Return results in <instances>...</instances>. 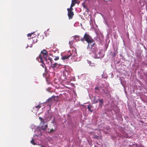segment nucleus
<instances>
[{
  "label": "nucleus",
  "mask_w": 147,
  "mask_h": 147,
  "mask_svg": "<svg viewBox=\"0 0 147 147\" xmlns=\"http://www.w3.org/2000/svg\"><path fill=\"white\" fill-rule=\"evenodd\" d=\"M81 40L82 42L85 40L88 43L87 47L88 49L90 50L93 53L96 52L97 48L96 47V44L94 39L87 32L84 34L83 38H81Z\"/></svg>",
  "instance_id": "nucleus-1"
},
{
  "label": "nucleus",
  "mask_w": 147,
  "mask_h": 147,
  "mask_svg": "<svg viewBox=\"0 0 147 147\" xmlns=\"http://www.w3.org/2000/svg\"><path fill=\"white\" fill-rule=\"evenodd\" d=\"M39 119L40 121V129H46L48 127L47 123L45 122L44 120L40 117H39Z\"/></svg>",
  "instance_id": "nucleus-2"
},
{
  "label": "nucleus",
  "mask_w": 147,
  "mask_h": 147,
  "mask_svg": "<svg viewBox=\"0 0 147 147\" xmlns=\"http://www.w3.org/2000/svg\"><path fill=\"white\" fill-rule=\"evenodd\" d=\"M40 55H42L43 56V58L45 60L50 59V61H51V58L47 54V52L45 50L43 49Z\"/></svg>",
  "instance_id": "nucleus-3"
},
{
  "label": "nucleus",
  "mask_w": 147,
  "mask_h": 147,
  "mask_svg": "<svg viewBox=\"0 0 147 147\" xmlns=\"http://www.w3.org/2000/svg\"><path fill=\"white\" fill-rule=\"evenodd\" d=\"M56 97V96H53L49 98L45 102L48 103L49 104L50 107L53 102L55 101Z\"/></svg>",
  "instance_id": "nucleus-4"
},
{
  "label": "nucleus",
  "mask_w": 147,
  "mask_h": 147,
  "mask_svg": "<svg viewBox=\"0 0 147 147\" xmlns=\"http://www.w3.org/2000/svg\"><path fill=\"white\" fill-rule=\"evenodd\" d=\"M69 54L70 57H71V58L76 56L77 54L76 53V49H75L74 50H73L71 51H70Z\"/></svg>",
  "instance_id": "nucleus-5"
},
{
  "label": "nucleus",
  "mask_w": 147,
  "mask_h": 147,
  "mask_svg": "<svg viewBox=\"0 0 147 147\" xmlns=\"http://www.w3.org/2000/svg\"><path fill=\"white\" fill-rule=\"evenodd\" d=\"M37 59H38V60L39 62L42 63V64L41 65L43 67H45V64L43 62V56L41 55H40L39 57L37 58Z\"/></svg>",
  "instance_id": "nucleus-6"
},
{
  "label": "nucleus",
  "mask_w": 147,
  "mask_h": 147,
  "mask_svg": "<svg viewBox=\"0 0 147 147\" xmlns=\"http://www.w3.org/2000/svg\"><path fill=\"white\" fill-rule=\"evenodd\" d=\"M101 52L99 51L98 52V54L96 52L95 54L94 58H100L103 57V55L101 54Z\"/></svg>",
  "instance_id": "nucleus-7"
},
{
  "label": "nucleus",
  "mask_w": 147,
  "mask_h": 147,
  "mask_svg": "<svg viewBox=\"0 0 147 147\" xmlns=\"http://www.w3.org/2000/svg\"><path fill=\"white\" fill-rule=\"evenodd\" d=\"M67 15L69 19L72 18L74 15V12L72 11H68Z\"/></svg>",
  "instance_id": "nucleus-8"
},
{
  "label": "nucleus",
  "mask_w": 147,
  "mask_h": 147,
  "mask_svg": "<svg viewBox=\"0 0 147 147\" xmlns=\"http://www.w3.org/2000/svg\"><path fill=\"white\" fill-rule=\"evenodd\" d=\"M121 83L123 86H124L126 84V81L124 78H123L120 79Z\"/></svg>",
  "instance_id": "nucleus-9"
},
{
  "label": "nucleus",
  "mask_w": 147,
  "mask_h": 147,
  "mask_svg": "<svg viewBox=\"0 0 147 147\" xmlns=\"http://www.w3.org/2000/svg\"><path fill=\"white\" fill-rule=\"evenodd\" d=\"M70 56L69 54V53L67 55H65L64 56H63L62 57L61 59L63 60H64L65 59H68L70 58Z\"/></svg>",
  "instance_id": "nucleus-10"
},
{
  "label": "nucleus",
  "mask_w": 147,
  "mask_h": 147,
  "mask_svg": "<svg viewBox=\"0 0 147 147\" xmlns=\"http://www.w3.org/2000/svg\"><path fill=\"white\" fill-rule=\"evenodd\" d=\"M74 39H75L76 40V41H79L80 40L81 41V39H80V37L78 35H75L74 36Z\"/></svg>",
  "instance_id": "nucleus-11"
},
{
  "label": "nucleus",
  "mask_w": 147,
  "mask_h": 147,
  "mask_svg": "<svg viewBox=\"0 0 147 147\" xmlns=\"http://www.w3.org/2000/svg\"><path fill=\"white\" fill-rule=\"evenodd\" d=\"M32 39L33 41L32 43L33 44L37 42V40L36 36L34 37H32Z\"/></svg>",
  "instance_id": "nucleus-12"
},
{
  "label": "nucleus",
  "mask_w": 147,
  "mask_h": 147,
  "mask_svg": "<svg viewBox=\"0 0 147 147\" xmlns=\"http://www.w3.org/2000/svg\"><path fill=\"white\" fill-rule=\"evenodd\" d=\"M92 107L93 106L90 105H88L87 107V108L88 110L90 111L91 113H92L93 111V110L91 109L92 108Z\"/></svg>",
  "instance_id": "nucleus-13"
},
{
  "label": "nucleus",
  "mask_w": 147,
  "mask_h": 147,
  "mask_svg": "<svg viewBox=\"0 0 147 147\" xmlns=\"http://www.w3.org/2000/svg\"><path fill=\"white\" fill-rule=\"evenodd\" d=\"M99 99H97L96 98V96L94 97V99L93 100V102L94 103L96 104L98 102Z\"/></svg>",
  "instance_id": "nucleus-14"
},
{
  "label": "nucleus",
  "mask_w": 147,
  "mask_h": 147,
  "mask_svg": "<svg viewBox=\"0 0 147 147\" xmlns=\"http://www.w3.org/2000/svg\"><path fill=\"white\" fill-rule=\"evenodd\" d=\"M50 59H47V60H45L46 61V63H47L49 64L50 63L51 64H52L53 62V60H52V59H51V61L49 60Z\"/></svg>",
  "instance_id": "nucleus-15"
},
{
  "label": "nucleus",
  "mask_w": 147,
  "mask_h": 147,
  "mask_svg": "<svg viewBox=\"0 0 147 147\" xmlns=\"http://www.w3.org/2000/svg\"><path fill=\"white\" fill-rule=\"evenodd\" d=\"M42 104V103H40L39 105H38L36 106L35 107V108H36V109H37V110H38L41 107V105Z\"/></svg>",
  "instance_id": "nucleus-16"
},
{
  "label": "nucleus",
  "mask_w": 147,
  "mask_h": 147,
  "mask_svg": "<svg viewBox=\"0 0 147 147\" xmlns=\"http://www.w3.org/2000/svg\"><path fill=\"white\" fill-rule=\"evenodd\" d=\"M58 64L56 63H53L51 64V67L53 68H55L57 66Z\"/></svg>",
  "instance_id": "nucleus-17"
},
{
  "label": "nucleus",
  "mask_w": 147,
  "mask_h": 147,
  "mask_svg": "<svg viewBox=\"0 0 147 147\" xmlns=\"http://www.w3.org/2000/svg\"><path fill=\"white\" fill-rule=\"evenodd\" d=\"M74 6L71 5L70 8H67V10L68 11H72L73 10V7Z\"/></svg>",
  "instance_id": "nucleus-18"
},
{
  "label": "nucleus",
  "mask_w": 147,
  "mask_h": 147,
  "mask_svg": "<svg viewBox=\"0 0 147 147\" xmlns=\"http://www.w3.org/2000/svg\"><path fill=\"white\" fill-rule=\"evenodd\" d=\"M98 102H99L100 105H101L103 103V99H99Z\"/></svg>",
  "instance_id": "nucleus-19"
},
{
  "label": "nucleus",
  "mask_w": 147,
  "mask_h": 147,
  "mask_svg": "<svg viewBox=\"0 0 147 147\" xmlns=\"http://www.w3.org/2000/svg\"><path fill=\"white\" fill-rule=\"evenodd\" d=\"M31 143L34 145H35L36 144L34 142V140L33 139H32L30 141Z\"/></svg>",
  "instance_id": "nucleus-20"
},
{
  "label": "nucleus",
  "mask_w": 147,
  "mask_h": 147,
  "mask_svg": "<svg viewBox=\"0 0 147 147\" xmlns=\"http://www.w3.org/2000/svg\"><path fill=\"white\" fill-rule=\"evenodd\" d=\"M55 129H51L50 131H48L49 133H52L55 132Z\"/></svg>",
  "instance_id": "nucleus-21"
},
{
  "label": "nucleus",
  "mask_w": 147,
  "mask_h": 147,
  "mask_svg": "<svg viewBox=\"0 0 147 147\" xmlns=\"http://www.w3.org/2000/svg\"><path fill=\"white\" fill-rule=\"evenodd\" d=\"M95 64L94 63H91L90 64V65L91 67H94L95 66Z\"/></svg>",
  "instance_id": "nucleus-22"
},
{
  "label": "nucleus",
  "mask_w": 147,
  "mask_h": 147,
  "mask_svg": "<svg viewBox=\"0 0 147 147\" xmlns=\"http://www.w3.org/2000/svg\"><path fill=\"white\" fill-rule=\"evenodd\" d=\"M34 33H29L28 34H27V36H28L29 37V36H31Z\"/></svg>",
  "instance_id": "nucleus-23"
},
{
  "label": "nucleus",
  "mask_w": 147,
  "mask_h": 147,
  "mask_svg": "<svg viewBox=\"0 0 147 147\" xmlns=\"http://www.w3.org/2000/svg\"><path fill=\"white\" fill-rule=\"evenodd\" d=\"M59 58L58 56L55 57V58L54 59V60L55 61L59 59Z\"/></svg>",
  "instance_id": "nucleus-24"
},
{
  "label": "nucleus",
  "mask_w": 147,
  "mask_h": 147,
  "mask_svg": "<svg viewBox=\"0 0 147 147\" xmlns=\"http://www.w3.org/2000/svg\"><path fill=\"white\" fill-rule=\"evenodd\" d=\"M73 42L72 41H69V44L70 45V46H71V45L73 43Z\"/></svg>",
  "instance_id": "nucleus-25"
},
{
  "label": "nucleus",
  "mask_w": 147,
  "mask_h": 147,
  "mask_svg": "<svg viewBox=\"0 0 147 147\" xmlns=\"http://www.w3.org/2000/svg\"><path fill=\"white\" fill-rule=\"evenodd\" d=\"M95 89H96V90H99V87H96L95 88Z\"/></svg>",
  "instance_id": "nucleus-26"
},
{
  "label": "nucleus",
  "mask_w": 147,
  "mask_h": 147,
  "mask_svg": "<svg viewBox=\"0 0 147 147\" xmlns=\"http://www.w3.org/2000/svg\"><path fill=\"white\" fill-rule=\"evenodd\" d=\"M98 137L97 136H95V137H94V138H98Z\"/></svg>",
  "instance_id": "nucleus-27"
},
{
  "label": "nucleus",
  "mask_w": 147,
  "mask_h": 147,
  "mask_svg": "<svg viewBox=\"0 0 147 147\" xmlns=\"http://www.w3.org/2000/svg\"><path fill=\"white\" fill-rule=\"evenodd\" d=\"M40 147H44L43 146H41Z\"/></svg>",
  "instance_id": "nucleus-28"
},
{
  "label": "nucleus",
  "mask_w": 147,
  "mask_h": 147,
  "mask_svg": "<svg viewBox=\"0 0 147 147\" xmlns=\"http://www.w3.org/2000/svg\"><path fill=\"white\" fill-rule=\"evenodd\" d=\"M42 130H45V129H42Z\"/></svg>",
  "instance_id": "nucleus-29"
}]
</instances>
